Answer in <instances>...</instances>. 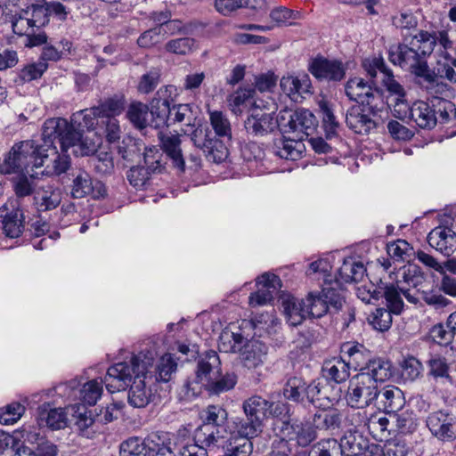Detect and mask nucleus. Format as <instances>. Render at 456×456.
Returning a JSON list of instances; mask_svg holds the SVG:
<instances>
[{
    "label": "nucleus",
    "mask_w": 456,
    "mask_h": 456,
    "mask_svg": "<svg viewBox=\"0 0 456 456\" xmlns=\"http://www.w3.org/2000/svg\"><path fill=\"white\" fill-rule=\"evenodd\" d=\"M155 354L142 351L128 362H118L108 369L104 383L110 393L125 389L132 382L127 400L134 408H144L156 399V379H153L152 363Z\"/></svg>",
    "instance_id": "1"
},
{
    "label": "nucleus",
    "mask_w": 456,
    "mask_h": 456,
    "mask_svg": "<svg viewBox=\"0 0 456 456\" xmlns=\"http://www.w3.org/2000/svg\"><path fill=\"white\" fill-rule=\"evenodd\" d=\"M436 38L427 31H419L409 44L394 45L389 48V61L410 71L416 83L429 94H444L446 84L437 79V75L427 61L435 47Z\"/></svg>",
    "instance_id": "2"
},
{
    "label": "nucleus",
    "mask_w": 456,
    "mask_h": 456,
    "mask_svg": "<svg viewBox=\"0 0 456 456\" xmlns=\"http://www.w3.org/2000/svg\"><path fill=\"white\" fill-rule=\"evenodd\" d=\"M67 129V119L62 118H48L42 126V142L27 140L16 142L4 158L2 170L4 173L26 171L30 177L37 176L39 173L35 168L45 165V159L50 153L55 152L53 142L56 134Z\"/></svg>",
    "instance_id": "3"
},
{
    "label": "nucleus",
    "mask_w": 456,
    "mask_h": 456,
    "mask_svg": "<svg viewBox=\"0 0 456 456\" xmlns=\"http://www.w3.org/2000/svg\"><path fill=\"white\" fill-rule=\"evenodd\" d=\"M209 122L214 134L202 126H197L191 134L194 146L200 149L207 159L221 163L228 156V149L222 139H232V126L226 114L220 110H208Z\"/></svg>",
    "instance_id": "4"
},
{
    "label": "nucleus",
    "mask_w": 456,
    "mask_h": 456,
    "mask_svg": "<svg viewBox=\"0 0 456 456\" xmlns=\"http://www.w3.org/2000/svg\"><path fill=\"white\" fill-rule=\"evenodd\" d=\"M169 434L157 432L145 439L130 437L120 444L119 456H176Z\"/></svg>",
    "instance_id": "5"
},
{
    "label": "nucleus",
    "mask_w": 456,
    "mask_h": 456,
    "mask_svg": "<svg viewBox=\"0 0 456 456\" xmlns=\"http://www.w3.org/2000/svg\"><path fill=\"white\" fill-rule=\"evenodd\" d=\"M220 374V359L216 352L208 351L198 362L196 376L193 379H188L182 392L187 400H192L201 394L202 388H207L213 379Z\"/></svg>",
    "instance_id": "6"
},
{
    "label": "nucleus",
    "mask_w": 456,
    "mask_h": 456,
    "mask_svg": "<svg viewBox=\"0 0 456 456\" xmlns=\"http://www.w3.org/2000/svg\"><path fill=\"white\" fill-rule=\"evenodd\" d=\"M275 111L276 104L272 99L265 104L255 102L244 123L246 131L254 136H264L280 128L279 116L273 117Z\"/></svg>",
    "instance_id": "7"
},
{
    "label": "nucleus",
    "mask_w": 456,
    "mask_h": 456,
    "mask_svg": "<svg viewBox=\"0 0 456 456\" xmlns=\"http://www.w3.org/2000/svg\"><path fill=\"white\" fill-rule=\"evenodd\" d=\"M283 314L291 326L300 325L307 317L321 318L325 314V306L321 301L313 302L312 293L299 299L288 296L282 299Z\"/></svg>",
    "instance_id": "8"
},
{
    "label": "nucleus",
    "mask_w": 456,
    "mask_h": 456,
    "mask_svg": "<svg viewBox=\"0 0 456 456\" xmlns=\"http://www.w3.org/2000/svg\"><path fill=\"white\" fill-rule=\"evenodd\" d=\"M379 394V386L369 376L357 373L349 380L346 401L351 408L365 409L378 400Z\"/></svg>",
    "instance_id": "9"
},
{
    "label": "nucleus",
    "mask_w": 456,
    "mask_h": 456,
    "mask_svg": "<svg viewBox=\"0 0 456 456\" xmlns=\"http://www.w3.org/2000/svg\"><path fill=\"white\" fill-rule=\"evenodd\" d=\"M279 122L282 133H294L299 140L313 134L317 125L314 115L305 109L295 111L284 109L279 113Z\"/></svg>",
    "instance_id": "10"
},
{
    "label": "nucleus",
    "mask_w": 456,
    "mask_h": 456,
    "mask_svg": "<svg viewBox=\"0 0 456 456\" xmlns=\"http://www.w3.org/2000/svg\"><path fill=\"white\" fill-rule=\"evenodd\" d=\"M56 139L60 142L61 151L67 152L69 148H72L74 154L81 156L94 154L100 143V138L95 134L93 137L83 136L81 130L68 121L67 129L63 133L62 131L58 133Z\"/></svg>",
    "instance_id": "11"
},
{
    "label": "nucleus",
    "mask_w": 456,
    "mask_h": 456,
    "mask_svg": "<svg viewBox=\"0 0 456 456\" xmlns=\"http://www.w3.org/2000/svg\"><path fill=\"white\" fill-rule=\"evenodd\" d=\"M426 422L431 434L438 440L451 442L456 439V417L449 411H433Z\"/></svg>",
    "instance_id": "12"
},
{
    "label": "nucleus",
    "mask_w": 456,
    "mask_h": 456,
    "mask_svg": "<svg viewBox=\"0 0 456 456\" xmlns=\"http://www.w3.org/2000/svg\"><path fill=\"white\" fill-rule=\"evenodd\" d=\"M279 435L282 440L295 442L302 447L309 445L316 438V432L310 419L283 422Z\"/></svg>",
    "instance_id": "13"
},
{
    "label": "nucleus",
    "mask_w": 456,
    "mask_h": 456,
    "mask_svg": "<svg viewBox=\"0 0 456 456\" xmlns=\"http://www.w3.org/2000/svg\"><path fill=\"white\" fill-rule=\"evenodd\" d=\"M424 281V277L418 265L407 264L400 267L395 273V285L398 286L400 291L404 297L412 304L418 302L415 293H411V289H416Z\"/></svg>",
    "instance_id": "14"
},
{
    "label": "nucleus",
    "mask_w": 456,
    "mask_h": 456,
    "mask_svg": "<svg viewBox=\"0 0 456 456\" xmlns=\"http://www.w3.org/2000/svg\"><path fill=\"white\" fill-rule=\"evenodd\" d=\"M312 293L313 302L319 300L325 306V314L338 313L343 310L345 305L344 289L338 280H326L322 284L321 294Z\"/></svg>",
    "instance_id": "15"
},
{
    "label": "nucleus",
    "mask_w": 456,
    "mask_h": 456,
    "mask_svg": "<svg viewBox=\"0 0 456 456\" xmlns=\"http://www.w3.org/2000/svg\"><path fill=\"white\" fill-rule=\"evenodd\" d=\"M257 290L249 296L248 302L251 307L262 306L269 304L281 289L280 278L275 274L265 273L256 280Z\"/></svg>",
    "instance_id": "16"
},
{
    "label": "nucleus",
    "mask_w": 456,
    "mask_h": 456,
    "mask_svg": "<svg viewBox=\"0 0 456 456\" xmlns=\"http://www.w3.org/2000/svg\"><path fill=\"white\" fill-rule=\"evenodd\" d=\"M311 74L320 80L340 81L346 75L343 63L337 60L317 57L309 64Z\"/></svg>",
    "instance_id": "17"
},
{
    "label": "nucleus",
    "mask_w": 456,
    "mask_h": 456,
    "mask_svg": "<svg viewBox=\"0 0 456 456\" xmlns=\"http://www.w3.org/2000/svg\"><path fill=\"white\" fill-rule=\"evenodd\" d=\"M345 92L349 100L362 105H372L379 97V90L359 77L349 78L345 85Z\"/></svg>",
    "instance_id": "18"
},
{
    "label": "nucleus",
    "mask_w": 456,
    "mask_h": 456,
    "mask_svg": "<svg viewBox=\"0 0 456 456\" xmlns=\"http://www.w3.org/2000/svg\"><path fill=\"white\" fill-rule=\"evenodd\" d=\"M243 411L246 417L254 419L264 426V420L277 413V405L260 395H252L243 402Z\"/></svg>",
    "instance_id": "19"
},
{
    "label": "nucleus",
    "mask_w": 456,
    "mask_h": 456,
    "mask_svg": "<svg viewBox=\"0 0 456 456\" xmlns=\"http://www.w3.org/2000/svg\"><path fill=\"white\" fill-rule=\"evenodd\" d=\"M428 242L443 255L450 256L456 249V233L448 227L438 226L428 233Z\"/></svg>",
    "instance_id": "20"
},
{
    "label": "nucleus",
    "mask_w": 456,
    "mask_h": 456,
    "mask_svg": "<svg viewBox=\"0 0 456 456\" xmlns=\"http://www.w3.org/2000/svg\"><path fill=\"white\" fill-rule=\"evenodd\" d=\"M67 410L72 417L76 418V426L82 436L89 438L98 431L100 424L92 411H87L81 404L69 405Z\"/></svg>",
    "instance_id": "21"
},
{
    "label": "nucleus",
    "mask_w": 456,
    "mask_h": 456,
    "mask_svg": "<svg viewBox=\"0 0 456 456\" xmlns=\"http://www.w3.org/2000/svg\"><path fill=\"white\" fill-rule=\"evenodd\" d=\"M70 412L66 408H51L50 404H43L38 408L37 422L39 426L47 427L53 430L67 427L68 415Z\"/></svg>",
    "instance_id": "22"
},
{
    "label": "nucleus",
    "mask_w": 456,
    "mask_h": 456,
    "mask_svg": "<svg viewBox=\"0 0 456 456\" xmlns=\"http://www.w3.org/2000/svg\"><path fill=\"white\" fill-rule=\"evenodd\" d=\"M34 204L38 211H49L56 208L61 201L59 188L50 183L37 186L34 194Z\"/></svg>",
    "instance_id": "23"
},
{
    "label": "nucleus",
    "mask_w": 456,
    "mask_h": 456,
    "mask_svg": "<svg viewBox=\"0 0 456 456\" xmlns=\"http://www.w3.org/2000/svg\"><path fill=\"white\" fill-rule=\"evenodd\" d=\"M267 350V346L262 341L256 339L249 340L240 350L241 362L248 369H256L265 362Z\"/></svg>",
    "instance_id": "24"
},
{
    "label": "nucleus",
    "mask_w": 456,
    "mask_h": 456,
    "mask_svg": "<svg viewBox=\"0 0 456 456\" xmlns=\"http://www.w3.org/2000/svg\"><path fill=\"white\" fill-rule=\"evenodd\" d=\"M161 148L167 156L172 160L174 167L184 171L185 162L181 149V135L173 134H158Z\"/></svg>",
    "instance_id": "25"
},
{
    "label": "nucleus",
    "mask_w": 456,
    "mask_h": 456,
    "mask_svg": "<svg viewBox=\"0 0 456 456\" xmlns=\"http://www.w3.org/2000/svg\"><path fill=\"white\" fill-rule=\"evenodd\" d=\"M436 109L423 101L415 102L410 109V118L413 120L418 126L424 129H431L437 123Z\"/></svg>",
    "instance_id": "26"
},
{
    "label": "nucleus",
    "mask_w": 456,
    "mask_h": 456,
    "mask_svg": "<svg viewBox=\"0 0 456 456\" xmlns=\"http://www.w3.org/2000/svg\"><path fill=\"white\" fill-rule=\"evenodd\" d=\"M338 446L341 454L359 456L369 448V441L362 433L350 430L341 437Z\"/></svg>",
    "instance_id": "27"
},
{
    "label": "nucleus",
    "mask_w": 456,
    "mask_h": 456,
    "mask_svg": "<svg viewBox=\"0 0 456 456\" xmlns=\"http://www.w3.org/2000/svg\"><path fill=\"white\" fill-rule=\"evenodd\" d=\"M280 86L285 94L297 102L305 94L310 93L311 81L306 74L300 77L287 76L281 79Z\"/></svg>",
    "instance_id": "28"
},
{
    "label": "nucleus",
    "mask_w": 456,
    "mask_h": 456,
    "mask_svg": "<svg viewBox=\"0 0 456 456\" xmlns=\"http://www.w3.org/2000/svg\"><path fill=\"white\" fill-rule=\"evenodd\" d=\"M379 403L388 413H395L403 408L405 397L403 392L395 386H385L379 389Z\"/></svg>",
    "instance_id": "29"
},
{
    "label": "nucleus",
    "mask_w": 456,
    "mask_h": 456,
    "mask_svg": "<svg viewBox=\"0 0 456 456\" xmlns=\"http://www.w3.org/2000/svg\"><path fill=\"white\" fill-rule=\"evenodd\" d=\"M391 367L390 362L385 359H370L359 373L362 376H369L374 384L379 386V383H383L392 377Z\"/></svg>",
    "instance_id": "30"
},
{
    "label": "nucleus",
    "mask_w": 456,
    "mask_h": 456,
    "mask_svg": "<svg viewBox=\"0 0 456 456\" xmlns=\"http://www.w3.org/2000/svg\"><path fill=\"white\" fill-rule=\"evenodd\" d=\"M322 376L328 381L337 384L345 382L350 376V367L342 358L325 361L322 366Z\"/></svg>",
    "instance_id": "31"
},
{
    "label": "nucleus",
    "mask_w": 456,
    "mask_h": 456,
    "mask_svg": "<svg viewBox=\"0 0 456 456\" xmlns=\"http://www.w3.org/2000/svg\"><path fill=\"white\" fill-rule=\"evenodd\" d=\"M346 122L348 127L356 134H368L375 127V122L364 114L359 106H353L347 110Z\"/></svg>",
    "instance_id": "32"
},
{
    "label": "nucleus",
    "mask_w": 456,
    "mask_h": 456,
    "mask_svg": "<svg viewBox=\"0 0 456 456\" xmlns=\"http://www.w3.org/2000/svg\"><path fill=\"white\" fill-rule=\"evenodd\" d=\"M341 352L348 356L347 363L354 369L362 370L370 360V351L362 344L347 342L343 344Z\"/></svg>",
    "instance_id": "33"
},
{
    "label": "nucleus",
    "mask_w": 456,
    "mask_h": 456,
    "mask_svg": "<svg viewBox=\"0 0 456 456\" xmlns=\"http://www.w3.org/2000/svg\"><path fill=\"white\" fill-rule=\"evenodd\" d=\"M297 137L280 139L274 144V153L281 159L297 160L301 158L305 146Z\"/></svg>",
    "instance_id": "34"
},
{
    "label": "nucleus",
    "mask_w": 456,
    "mask_h": 456,
    "mask_svg": "<svg viewBox=\"0 0 456 456\" xmlns=\"http://www.w3.org/2000/svg\"><path fill=\"white\" fill-rule=\"evenodd\" d=\"M200 419L204 426H212L214 428L225 431L228 413L220 405H208L200 412Z\"/></svg>",
    "instance_id": "35"
},
{
    "label": "nucleus",
    "mask_w": 456,
    "mask_h": 456,
    "mask_svg": "<svg viewBox=\"0 0 456 456\" xmlns=\"http://www.w3.org/2000/svg\"><path fill=\"white\" fill-rule=\"evenodd\" d=\"M390 419L384 413L374 412L370 414L365 421V427L371 436L378 441H383L390 434Z\"/></svg>",
    "instance_id": "36"
},
{
    "label": "nucleus",
    "mask_w": 456,
    "mask_h": 456,
    "mask_svg": "<svg viewBox=\"0 0 456 456\" xmlns=\"http://www.w3.org/2000/svg\"><path fill=\"white\" fill-rule=\"evenodd\" d=\"M226 433L212 426L200 425L194 432V441L207 450V448L216 446L224 438Z\"/></svg>",
    "instance_id": "37"
},
{
    "label": "nucleus",
    "mask_w": 456,
    "mask_h": 456,
    "mask_svg": "<svg viewBox=\"0 0 456 456\" xmlns=\"http://www.w3.org/2000/svg\"><path fill=\"white\" fill-rule=\"evenodd\" d=\"M311 421L315 431L335 430L340 428L342 415L336 410L320 411L313 416Z\"/></svg>",
    "instance_id": "38"
},
{
    "label": "nucleus",
    "mask_w": 456,
    "mask_h": 456,
    "mask_svg": "<svg viewBox=\"0 0 456 456\" xmlns=\"http://www.w3.org/2000/svg\"><path fill=\"white\" fill-rule=\"evenodd\" d=\"M364 265L356 262L352 258L344 260L342 265L338 269V279L341 282H358L362 280L365 273Z\"/></svg>",
    "instance_id": "39"
},
{
    "label": "nucleus",
    "mask_w": 456,
    "mask_h": 456,
    "mask_svg": "<svg viewBox=\"0 0 456 456\" xmlns=\"http://www.w3.org/2000/svg\"><path fill=\"white\" fill-rule=\"evenodd\" d=\"M63 154L58 153L55 149L54 153H50L47 151V156L45 159V162L49 159L53 158L51 160V164H46L45 168L40 172L43 175L52 176V175H59L61 174L65 173L69 167V158L65 152L62 151Z\"/></svg>",
    "instance_id": "40"
},
{
    "label": "nucleus",
    "mask_w": 456,
    "mask_h": 456,
    "mask_svg": "<svg viewBox=\"0 0 456 456\" xmlns=\"http://www.w3.org/2000/svg\"><path fill=\"white\" fill-rule=\"evenodd\" d=\"M126 117L138 129L142 130L150 126L149 107L141 102H134L129 105Z\"/></svg>",
    "instance_id": "41"
},
{
    "label": "nucleus",
    "mask_w": 456,
    "mask_h": 456,
    "mask_svg": "<svg viewBox=\"0 0 456 456\" xmlns=\"http://www.w3.org/2000/svg\"><path fill=\"white\" fill-rule=\"evenodd\" d=\"M177 363L170 354H165L159 361L156 367L152 364L151 370L156 383L159 381L167 382L171 379L172 374L175 372Z\"/></svg>",
    "instance_id": "42"
},
{
    "label": "nucleus",
    "mask_w": 456,
    "mask_h": 456,
    "mask_svg": "<svg viewBox=\"0 0 456 456\" xmlns=\"http://www.w3.org/2000/svg\"><path fill=\"white\" fill-rule=\"evenodd\" d=\"M125 108V101L123 96H115L104 101L101 105L91 109V112L94 116H102L108 118H115L119 115Z\"/></svg>",
    "instance_id": "43"
},
{
    "label": "nucleus",
    "mask_w": 456,
    "mask_h": 456,
    "mask_svg": "<svg viewBox=\"0 0 456 456\" xmlns=\"http://www.w3.org/2000/svg\"><path fill=\"white\" fill-rule=\"evenodd\" d=\"M23 214L16 209L5 215L3 220V230L6 236L18 238L23 232Z\"/></svg>",
    "instance_id": "44"
},
{
    "label": "nucleus",
    "mask_w": 456,
    "mask_h": 456,
    "mask_svg": "<svg viewBox=\"0 0 456 456\" xmlns=\"http://www.w3.org/2000/svg\"><path fill=\"white\" fill-rule=\"evenodd\" d=\"M269 16L273 22V28L275 26H296L297 23L295 20L301 19V13L299 12L283 6L273 9Z\"/></svg>",
    "instance_id": "45"
},
{
    "label": "nucleus",
    "mask_w": 456,
    "mask_h": 456,
    "mask_svg": "<svg viewBox=\"0 0 456 456\" xmlns=\"http://www.w3.org/2000/svg\"><path fill=\"white\" fill-rule=\"evenodd\" d=\"M150 117L152 119L150 121V126L155 128H159L160 126L165 123L169 124L167 121V116L169 115V101L167 99H164L161 101L160 99H154L151 102V108L149 110Z\"/></svg>",
    "instance_id": "46"
},
{
    "label": "nucleus",
    "mask_w": 456,
    "mask_h": 456,
    "mask_svg": "<svg viewBox=\"0 0 456 456\" xmlns=\"http://www.w3.org/2000/svg\"><path fill=\"white\" fill-rule=\"evenodd\" d=\"M307 385L302 379L298 377H292L289 378L283 388V395L284 396L291 401L297 402V403H304L305 400V392Z\"/></svg>",
    "instance_id": "47"
},
{
    "label": "nucleus",
    "mask_w": 456,
    "mask_h": 456,
    "mask_svg": "<svg viewBox=\"0 0 456 456\" xmlns=\"http://www.w3.org/2000/svg\"><path fill=\"white\" fill-rule=\"evenodd\" d=\"M403 293L395 284L386 285L383 288V296L386 299L387 309L394 314H400L403 310Z\"/></svg>",
    "instance_id": "48"
},
{
    "label": "nucleus",
    "mask_w": 456,
    "mask_h": 456,
    "mask_svg": "<svg viewBox=\"0 0 456 456\" xmlns=\"http://www.w3.org/2000/svg\"><path fill=\"white\" fill-rule=\"evenodd\" d=\"M253 451L251 440L233 436L225 447V456H249Z\"/></svg>",
    "instance_id": "49"
},
{
    "label": "nucleus",
    "mask_w": 456,
    "mask_h": 456,
    "mask_svg": "<svg viewBox=\"0 0 456 456\" xmlns=\"http://www.w3.org/2000/svg\"><path fill=\"white\" fill-rule=\"evenodd\" d=\"M243 341L241 334L224 331L219 338L218 348L221 352L235 353L242 349Z\"/></svg>",
    "instance_id": "50"
},
{
    "label": "nucleus",
    "mask_w": 456,
    "mask_h": 456,
    "mask_svg": "<svg viewBox=\"0 0 456 456\" xmlns=\"http://www.w3.org/2000/svg\"><path fill=\"white\" fill-rule=\"evenodd\" d=\"M195 116L192 109L189 104H177L169 106V115L167 116V121L171 123H185L191 126L194 121Z\"/></svg>",
    "instance_id": "51"
},
{
    "label": "nucleus",
    "mask_w": 456,
    "mask_h": 456,
    "mask_svg": "<svg viewBox=\"0 0 456 456\" xmlns=\"http://www.w3.org/2000/svg\"><path fill=\"white\" fill-rule=\"evenodd\" d=\"M80 399L89 405L96 403L102 394V380L92 379L85 383L78 391Z\"/></svg>",
    "instance_id": "52"
},
{
    "label": "nucleus",
    "mask_w": 456,
    "mask_h": 456,
    "mask_svg": "<svg viewBox=\"0 0 456 456\" xmlns=\"http://www.w3.org/2000/svg\"><path fill=\"white\" fill-rule=\"evenodd\" d=\"M262 431L263 425L249 417L240 419L236 424V436L245 437L249 440L258 436Z\"/></svg>",
    "instance_id": "53"
},
{
    "label": "nucleus",
    "mask_w": 456,
    "mask_h": 456,
    "mask_svg": "<svg viewBox=\"0 0 456 456\" xmlns=\"http://www.w3.org/2000/svg\"><path fill=\"white\" fill-rule=\"evenodd\" d=\"M434 99L431 101L434 109H436V116L439 114L442 123L450 121L456 114L455 105L448 100L439 97V94H432Z\"/></svg>",
    "instance_id": "54"
},
{
    "label": "nucleus",
    "mask_w": 456,
    "mask_h": 456,
    "mask_svg": "<svg viewBox=\"0 0 456 456\" xmlns=\"http://www.w3.org/2000/svg\"><path fill=\"white\" fill-rule=\"evenodd\" d=\"M374 450L375 453L380 452L382 456H407L410 448L404 441L394 439L387 441L383 447H375ZM371 453H374L373 450Z\"/></svg>",
    "instance_id": "55"
},
{
    "label": "nucleus",
    "mask_w": 456,
    "mask_h": 456,
    "mask_svg": "<svg viewBox=\"0 0 456 456\" xmlns=\"http://www.w3.org/2000/svg\"><path fill=\"white\" fill-rule=\"evenodd\" d=\"M255 90L252 88L240 87L228 97V103L231 110L235 113H241V107L253 98Z\"/></svg>",
    "instance_id": "56"
},
{
    "label": "nucleus",
    "mask_w": 456,
    "mask_h": 456,
    "mask_svg": "<svg viewBox=\"0 0 456 456\" xmlns=\"http://www.w3.org/2000/svg\"><path fill=\"white\" fill-rule=\"evenodd\" d=\"M72 196L81 199L94 193V187L90 175L86 172H80L73 181Z\"/></svg>",
    "instance_id": "57"
},
{
    "label": "nucleus",
    "mask_w": 456,
    "mask_h": 456,
    "mask_svg": "<svg viewBox=\"0 0 456 456\" xmlns=\"http://www.w3.org/2000/svg\"><path fill=\"white\" fill-rule=\"evenodd\" d=\"M392 314L387 308H377L369 317L370 324L379 331L387 330L392 324Z\"/></svg>",
    "instance_id": "58"
},
{
    "label": "nucleus",
    "mask_w": 456,
    "mask_h": 456,
    "mask_svg": "<svg viewBox=\"0 0 456 456\" xmlns=\"http://www.w3.org/2000/svg\"><path fill=\"white\" fill-rule=\"evenodd\" d=\"M236 383L237 376L234 373H226L222 377L220 373L217 378L213 379L211 384L206 389L218 395L232 389Z\"/></svg>",
    "instance_id": "59"
},
{
    "label": "nucleus",
    "mask_w": 456,
    "mask_h": 456,
    "mask_svg": "<svg viewBox=\"0 0 456 456\" xmlns=\"http://www.w3.org/2000/svg\"><path fill=\"white\" fill-rule=\"evenodd\" d=\"M320 109L326 137L332 138L338 133L339 123L337 121L332 109L327 103H322Z\"/></svg>",
    "instance_id": "60"
},
{
    "label": "nucleus",
    "mask_w": 456,
    "mask_h": 456,
    "mask_svg": "<svg viewBox=\"0 0 456 456\" xmlns=\"http://www.w3.org/2000/svg\"><path fill=\"white\" fill-rule=\"evenodd\" d=\"M309 456H339V446L336 439L322 440L314 444Z\"/></svg>",
    "instance_id": "61"
},
{
    "label": "nucleus",
    "mask_w": 456,
    "mask_h": 456,
    "mask_svg": "<svg viewBox=\"0 0 456 456\" xmlns=\"http://www.w3.org/2000/svg\"><path fill=\"white\" fill-rule=\"evenodd\" d=\"M151 171L144 167L136 166L131 167L126 174L129 183L136 189H142L150 180Z\"/></svg>",
    "instance_id": "62"
},
{
    "label": "nucleus",
    "mask_w": 456,
    "mask_h": 456,
    "mask_svg": "<svg viewBox=\"0 0 456 456\" xmlns=\"http://www.w3.org/2000/svg\"><path fill=\"white\" fill-rule=\"evenodd\" d=\"M12 24V30L17 35L26 37L30 31L34 32V27L29 20V10H21L20 13L15 14Z\"/></svg>",
    "instance_id": "63"
},
{
    "label": "nucleus",
    "mask_w": 456,
    "mask_h": 456,
    "mask_svg": "<svg viewBox=\"0 0 456 456\" xmlns=\"http://www.w3.org/2000/svg\"><path fill=\"white\" fill-rule=\"evenodd\" d=\"M26 439L33 443L37 441V446L35 452L36 456H56L57 447L44 437H39L37 434L27 433Z\"/></svg>",
    "instance_id": "64"
}]
</instances>
